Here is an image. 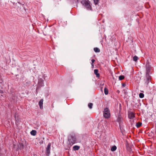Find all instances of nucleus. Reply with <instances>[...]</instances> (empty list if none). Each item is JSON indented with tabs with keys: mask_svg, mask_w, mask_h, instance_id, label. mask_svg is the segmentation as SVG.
<instances>
[{
	"mask_svg": "<svg viewBox=\"0 0 156 156\" xmlns=\"http://www.w3.org/2000/svg\"><path fill=\"white\" fill-rule=\"evenodd\" d=\"M84 7V8L88 10H92L91 4L88 0H79Z\"/></svg>",
	"mask_w": 156,
	"mask_h": 156,
	"instance_id": "f257e3e1",
	"label": "nucleus"
},
{
	"mask_svg": "<svg viewBox=\"0 0 156 156\" xmlns=\"http://www.w3.org/2000/svg\"><path fill=\"white\" fill-rule=\"evenodd\" d=\"M103 114L104 117L106 119H108L110 117L111 113L108 108L106 107L104 109Z\"/></svg>",
	"mask_w": 156,
	"mask_h": 156,
	"instance_id": "f03ea898",
	"label": "nucleus"
},
{
	"mask_svg": "<svg viewBox=\"0 0 156 156\" xmlns=\"http://www.w3.org/2000/svg\"><path fill=\"white\" fill-rule=\"evenodd\" d=\"M68 140L70 145L71 146L76 143V139L75 135H72L68 137Z\"/></svg>",
	"mask_w": 156,
	"mask_h": 156,
	"instance_id": "7ed1b4c3",
	"label": "nucleus"
},
{
	"mask_svg": "<svg viewBox=\"0 0 156 156\" xmlns=\"http://www.w3.org/2000/svg\"><path fill=\"white\" fill-rule=\"evenodd\" d=\"M51 144L49 143L47 147L46 148V151L45 153L46 155L48 156L50 154V150Z\"/></svg>",
	"mask_w": 156,
	"mask_h": 156,
	"instance_id": "20e7f679",
	"label": "nucleus"
},
{
	"mask_svg": "<svg viewBox=\"0 0 156 156\" xmlns=\"http://www.w3.org/2000/svg\"><path fill=\"white\" fill-rule=\"evenodd\" d=\"M146 74H149L151 69V66L149 63L148 61L146 63Z\"/></svg>",
	"mask_w": 156,
	"mask_h": 156,
	"instance_id": "39448f33",
	"label": "nucleus"
},
{
	"mask_svg": "<svg viewBox=\"0 0 156 156\" xmlns=\"http://www.w3.org/2000/svg\"><path fill=\"white\" fill-rule=\"evenodd\" d=\"M128 118L130 119H133L135 117V113L132 112H128Z\"/></svg>",
	"mask_w": 156,
	"mask_h": 156,
	"instance_id": "423d86ee",
	"label": "nucleus"
},
{
	"mask_svg": "<svg viewBox=\"0 0 156 156\" xmlns=\"http://www.w3.org/2000/svg\"><path fill=\"white\" fill-rule=\"evenodd\" d=\"M146 80L145 82L146 83L148 84L151 80V76L149 75V74H146Z\"/></svg>",
	"mask_w": 156,
	"mask_h": 156,
	"instance_id": "0eeeda50",
	"label": "nucleus"
},
{
	"mask_svg": "<svg viewBox=\"0 0 156 156\" xmlns=\"http://www.w3.org/2000/svg\"><path fill=\"white\" fill-rule=\"evenodd\" d=\"M38 85L40 87H42L44 86V80L42 79H40L39 80Z\"/></svg>",
	"mask_w": 156,
	"mask_h": 156,
	"instance_id": "6e6552de",
	"label": "nucleus"
},
{
	"mask_svg": "<svg viewBox=\"0 0 156 156\" xmlns=\"http://www.w3.org/2000/svg\"><path fill=\"white\" fill-rule=\"evenodd\" d=\"M43 99H41L40 100V101L39 102V106L40 107V108L41 109H43Z\"/></svg>",
	"mask_w": 156,
	"mask_h": 156,
	"instance_id": "1a4fd4ad",
	"label": "nucleus"
},
{
	"mask_svg": "<svg viewBox=\"0 0 156 156\" xmlns=\"http://www.w3.org/2000/svg\"><path fill=\"white\" fill-rule=\"evenodd\" d=\"M94 73L96 75V76L97 77L99 78L100 77V74L98 73V70L97 69H95L94 70Z\"/></svg>",
	"mask_w": 156,
	"mask_h": 156,
	"instance_id": "9d476101",
	"label": "nucleus"
},
{
	"mask_svg": "<svg viewBox=\"0 0 156 156\" xmlns=\"http://www.w3.org/2000/svg\"><path fill=\"white\" fill-rule=\"evenodd\" d=\"M80 148V147L78 146L75 145L73 147V149L74 150H78Z\"/></svg>",
	"mask_w": 156,
	"mask_h": 156,
	"instance_id": "9b49d317",
	"label": "nucleus"
},
{
	"mask_svg": "<svg viewBox=\"0 0 156 156\" xmlns=\"http://www.w3.org/2000/svg\"><path fill=\"white\" fill-rule=\"evenodd\" d=\"M30 134L33 136H35L37 134V132L35 130H32L30 132Z\"/></svg>",
	"mask_w": 156,
	"mask_h": 156,
	"instance_id": "f8f14e48",
	"label": "nucleus"
},
{
	"mask_svg": "<svg viewBox=\"0 0 156 156\" xmlns=\"http://www.w3.org/2000/svg\"><path fill=\"white\" fill-rule=\"evenodd\" d=\"M141 122H138L136 123V126L137 128H139L141 126Z\"/></svg>",
	"mask_w": 156,
	"mask_h": 156,
	"instance_id": "ddd939ff",
	"label": "nucleus"
},
{
	"mask_svg": "<svg viewBox=\"0 0 156 156\" xmlns=\"http://www.w3.org/2000/svg\"><path fill=\"white\" fill-rule=\"evenodd\" d=\"M104 93L105 95H107L108 94V90L106 87H105L104 89Z\"/></svg>",
	"mask_w": 156,
	"mask_h": 156,
	"instance_id": "4468645a",
	"label": "nucleus"
},
{
	"mask_svg": "<svg viewBox=\"0 0 156 156\" xmlns=\"http://www.w3.org/2000/svg\"><path fill=\"white\" fill-rule=\"evenodd\" d=\"M116 147L115 146H114L111 147V150L112 151H115L116 150Z\"/></svg>",
	"mask_w": 156,
	"mask_h": 156,
	"instance_id": "2eb2a0df",
	"label": "nucleus"
},
{
	"mask_svg": "<svg viewBox=\"0 0 156 156\" xmlns=\"http://www.w3.org/2000/svg\"><path fill=\"white\" fill-rule=\"evenodd\" d=\"M94 51L96 52H99L100 51V49L98 48H94Z\"/></svg>",
	"mask_w": 156,
	"mask_h": 156,
	"instance_id": "dca6fc26",
	"label": "nucleus"
},
{
	"mask_svg": "<svg viewBox=\"0 0 156 156\" xmlns=\"http://www.w3.org/2000/svg\"><path fill=\"white\" fill-rule=\"evenodd\" d=\"M138 59V57L137 56L135 55L134 56L133 58V60L134 61L136 62Z\"/></svg>",
	"mask_w": 156,
	"mask_h": 156,
	"instance_id": "f3484780",
	"label": "nucleus"
},
{
	"mask_svg": "<svg viewBox=\"0 0 156 156\" xmlns=\"http://www.w3.org/2000/svg\"><path fill=\"white\" fill-rule=\"evenodd\" d=\"M125 78V77L123 76H119V80H123Z\"/></svg>",
	"mask_w": 156,
	"mask_h": 156,
	"instance_id": "a211bd4d",
	"label": "nucleus"
},
{
	"mask_svg": "<svg viewBox=\"0 0 156 156\" xmlns=\"http://www.w3.org/2000/svg\"><path fill=\"white\" fill-rule=\"evenodd\" d=\"M139 96L140 98H142L144 97V94L143 93H140L139 94Z\"/></svg>",
	"mask_w": 156,
	"mask_h": 156,
	"instance_id": "6ab92c4d",
	"label": "nucleus"
},
{
	"mask_svg": "<svg viewBox=\"0 0 156 156\" xmlns=\"http://www.w3.org/2000/svg\"><path fill=\"white\" fill-rule=\"evenodd\" d=\"M93 104L92 103H89L88 105V106L89 108L91 109L92 108Z\"/></svg>",
	"mask_w": 156,
	"mask_h": 156,
	"instance_id": "aec40b11",
	"label": "nucleus"
},
{
	"mask_svg": "<svg viewBox=\"0 0 156 156\" xmlns=\"http://www.w3.org/2000/svg\"><path fill=\"white\" fill-rule=\"evenodd\" d=\"M95 5H98V3L99 0H93Z\"/></svg>",
	"mask_w": 156,
	"mask_h": 156,
	"instance_id": "412c9836",
	"label": "nucleus"
},
{
	"mask_svg": "<svg viewBox=\"0 0 156 156\" xmlns=\"http://www.w3.org/2000/svg\"><path fill=\"white\" fill-rule=\"evenodd\" d=\"M118 121L119 122H120L121 121V117L120 116H119L118 117L117 119Z\"/></svg>",
	"mask_w": 156,
	"mask_h": 156,
	"instance_id": "4be33fe9",
	"label": "nucleus"
},
{
	"mask_svg": "<svg viewBox=\"0 0 156 156\" xmlns=\"http://www.w3.org/2000/svg\"><path fill=\"white\" fill-rule=\"evenodd\" d=\"M94 61L95 60L94 59H92L91 60L92 63L91 64L92 66H94L93 63H94Z\"/></svg>",
	"mask_w": 156,
	"mask_h": 156,
	"instance_id": "5701e85b",
	"label": "nucleus"
},
{
	"mask_svg": "<svg viewBox=\"0 0 156 156\" xmlns=\"http://www.w3.org/2000/svg\"><path fill=\"white\" fill-rule=\"evenodd\" d=\"M76 4H77L79 3V0H74Z\"/></svg>",
	"mask_w": 156,
	"mask_h": 156,
	"instance_id": "b1692460",
	"label": "nucleus"
},
{
	"mask_svg": "<svg viewBox=\"0 0 156 156\" xmlns=\"http://www.w3.org/2000/svg\"><path fill=\"white\" fill-rule=\"evenodd\" d=\"M122 87H125V86H126V85L124 83H122Z\"/></svg>",
	"mask_w": 156,
	"mask_h": 156,
	"instance_id": "393cba45",
	"label": "nucleus"
},
{
	"mask_svg": "<svg viewBox=\"0 0 156 156\" xmlns=\"http://www.w3.org/2000/svg\"><path fill=\"white\" fill-rule=\"evenodd\" d=\"M0 92L1 93H3V91L2 90H1Z\"/></svg>",
	"mask_w": 156,
	"mask_h": 156,
	"instance_id": "a878e982",
	"label": "nucleus"
},
{
	"mask_svg": "<svg viewBox=\"0 0 156 156\" xmlns=\"http://www.w3.org/2000/svg\"><path fill=\"white\" fill-rule=\"evenodd\" d=\"M117 93H119V92H120L119 90H117Z\"/></svg>",
	"mask_w": 156,
	"mask_h": 156,
	"instance_id": "bb28decb",
	"label": "nucleus"
},
{
	"mask_svg": "<svg viewBox=\"0 0 156 156\" xmlns=\"http://www.w3.org/2000/svg\"><path fill=\"white\" fill-rule=\"evenodd\" d=\"M18 3L20 4H21V3L19 2H18Z\"/></svg>",
	"mask_w": 156,
	"mask_h": 156,
	"instance_id": "cd10ccee",
	"label": "nucleus"
},
{
	"mask_svg": "<svg viewBox=\"0 0 156 156\" xmlns=\"http://www.w3.org/2000/svg\"><path fill=\"white\" fill-rule=\"evenodd\" d=\"M1 81H2V80H1ZM0 83H2V82H0Z\"/></svg>",
	"mask_w": 156,
	"mask_h": 156,
	"instance_id": "c85d7f7f",
	"label": "nucleus"
},
{
	"mask_svg": "<svg viewBox=\"0 0 156 156\" xmlns=\"http://www.w3.org/2000/svg\"><path fill=\"white\" fill-rule=\"evenodd\" d=\"M22 5H24V4H22Z\"/></svg>",
	"mask_w": 156,
	"mask_h": 156,
	"instance_id": "c756f323",
	"label": "nucleus"
}]
</instances>
